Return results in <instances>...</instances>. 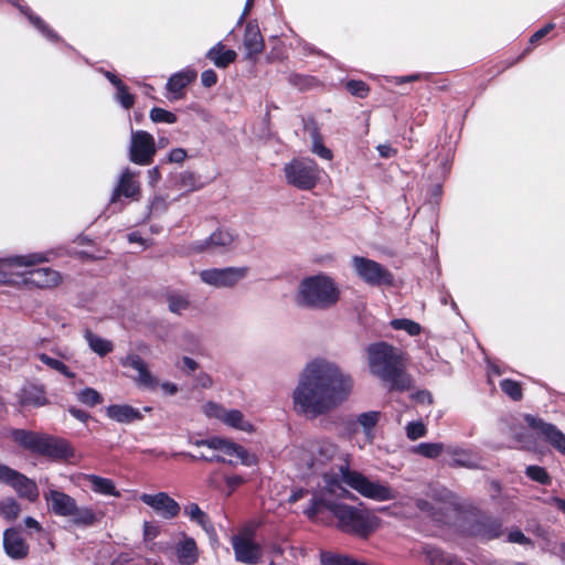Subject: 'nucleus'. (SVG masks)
<instances>
[{
  "label": "nucleus",
  "mask_w": 565,
  "mask_h": 565,
  "mask_svg": "<svg viewBox=\"0 0 565 565\" xmlns=\"http://www.w3.org/2000/svg\"><path fill=\"white\" fill-rule=\"evenodd\" d=\"M352 268L355 275L370 286H392L394 282L392 273L373 259L354 256Z\"/></svg>",
  "instance_id": "obj_12"
},
{
  "label": "nucleus",
  "mask_w": 565,
  "mask_h": 565,
  "mask_svg": "<svg viewBox=\"0 0 565 565\" xmlns=\"http://www.w3.org/2000/svg\"><path fill=\"white\" fill-rule=\"evenodd\" d=\"M11 487L20 497L25 498L32 502L36 501L39 498V489L36 483L21 473L18 475Z\"/></svg>",
  "instance_id": "obj_30"
},
{
  "label": "nucleus",
  "mask_w": 565,
  "mask_h": 565,
  "mask_svg": "<svg viewBox=\"0 0 565 565\" xmlns=\"http://www.w3.org/2000/svg\"><path fill=\"white\" fill-rule=\"evenodd\" d=\"M424 554L425 559L429 565H465L458 559L434 547L425 548Z\"/></svg>",
  "instance_id": "obj_35"
},
{
  "label": "nucleus",
  "mask_w": 565,
  "mask_h": 565,
  "mask_svg": "<svg viewBox=\"0 0 565 565\" xmlns=\"http://www.w3.org/2000/svg\"><path fill=\"white\" fill-rule=\"evenodd\" d=\"M338 456H340L338 446L331 439L322 437L308 440L296 449L295 459L300 466L319 470Z\"/></svg>",
  "instance_id": "obj_7"
},
{
  "label": "nucleus",
  "mask_w": 565,
  "mask_h": 565,
  "mask_svg": "<svg viewBox=\"0 0 565 565\" xmlns=\"http://www.w3.org/2000/svg\"><path fill=\"white\" fill-rule=\"evenodd\" d=\"M367 364L371 374L379 377L390 391H406L412 386V379L404 371V365L395 349L377 342L366 348Z\"/></svg>",
  "instance_id": "obj_3"
},
{
  "label": "nucleus",
  "mask_w": 565,
  "mask_h": 565,
  "mask_svg": "<svg viewBox=\"0 0 565 565\" xmlns=\"http://www.w3.org/2000/svg\"><path fill=\"white\" fill-rule=\"evenodd\" d=\"M311 152L324 160L332 159V151L324 143H312Z\"/></svg>",
  "instance_id": "obj_59"
},
{
  "label": "nucleus",
  "mask_w": 565,
  "mask_h": 565,
  "mask_svg": "<svg viewBox=\"0 0 565 565\" xmlns=\"http://www.w3.org/2000/svg\"><path fill=\"white\" fill-rule=\"evenodd\" d=\"M36 454L54 459H70L74 456V450L70 444L63 439L42 435Z\"/></svg>",
  "instance_id": "obj_20"
},
{
  "label": "nucleus",
  "mask_w": 565,
  "mask_h": 565,
  "mask_svg": "<svg viewBox=\"0 0 565 565\" xmlns=\"http://www.w3.org/2000/svg\"><path fill=\"white\" fill-rule=\"evenodd\" d=\"M177 556L181 564L192 565L198 561V547L191 537H184L177 546Z\"/></svg>",
  "instance_id": "obj_31"
},
{
  "label": "nucleus",
  "mask_w": 565,
  "mask_h": 565,
  "mask_svg": "<svg viewBox=\"0 0 565 565\" xmlns=\"http://www.w3.org/2000/svg\"><path fill=\"white\" fill-rule=\"evenodd\" d=\"M379 418V412H367L359 415L358 423L365 429L366 434L370 435L371 429L377 424Z\"/></svg>",
  "instance_id": "obj_52"
},
{
  "label": "nucleus",
  "mask_w": 565,
  "mask_h": 565,
  "mask_svg": "<svg viewBox=\"0 0 565 565\" xmlns=\"http://www.w3.org/2000/svg\"><path fill=\"white\" fill-rule=\"evenodd\" d=\"M156 153L154 143H131L129 157L134 163L149 164Z\"/></svg>",
  "instance_id": "obj_32"
},
{
  "label": "nucleus",
  "mask_w": 565,
  "mask_h": 565,
  "mask_svg": "<svg viewBox=\"0 0 565 565\" xmlns=\"http://www.w3.org/2000/svg\"><path fill=\"white\" fill-rule=\"evenodd\" d=\"M391 326L395 330H404L412 337L419 334L422 331L420 324L409 319H394L391 321Z\"/></svg>",
  "instance_id": "obj_44"
},
{
  "label": "nucleus",
  "mask_w": 565,
  "mask_h": 565,
  "mask_svg": "<svg viewBox=\"0 0 565 565\" xmlns=\"http://www.w3.org/2000/svg\"><path fill=\"white\" fill-rule=\"evenodd\" d=\"M201 83L204 87L210 88L217 83V74L214 70L209 68L201 73Z\"/></svg>",
  "instance_id": "obj_57"
},
{
  "label": "nucleus",
  "mask_w": 565,
  "mask_h": 565,
  "mask_svg": "<svg viewBox=\"0 0 565 565\" xmlns=\"http://www.w3.org/2000/svg\"><path fill=\"white\" fill-rule=\"evenodd\" d=\"M473 534L487 540L498 537L501 534V523L497 520L484 519L473 530Z\"/></svg>",
  "instance_id": "obj_37"
},
{
  "label": "nucleus",
  "mask_w": 565,
  "mask_h": 565,
  "mask_svg": "<svg viewBox=\"0 0 565 565\" xmlns=\"http://www.w3.org/2000/svg\"><path fill=\"white\" fill-rule=\"evenodd\" d=\"M446 448L441 443H420L413 448V452L425 458L435 459L441 454H446Z\"/></svg>",
  "instance_id": "obj_38"
},
{
  "label": "nucleus",
  "mask_w": 565,
  "mask_h": 565,
  "mask_svg": "<svg viewBox=\"0 0 565 565\" xmlns=\"http://www.w3.org/2000/svg\"><path fill=\"white\" fill-rule=\"evenodd\" d=\"M12 439L33 452H36L41 436L36 433H31L22 429H15L11 433Z\"/></svg>",
  "instance_id": "obj_34"
},
{
  "label": "nucleus",
  "mask_w": 565,
  "mask_h": 565,
  "mask_svg": "<svg viewBox=\"0 0 565 565\" xmlns=\"http://www.w3.org/2000/svg\"><path fill=\"white\" fill-rule=\"evenodd\" d=\"M25 267L23 273L22 284L26 287L47 289L54 288L61 282V275L58 271L50 267Z\"/></svg>",
  "instance_id": "obj_16"
},
{
  "label": "nucleus",
  "mask_w": 565,
  "mask_h": 565,
  "mask_svg": "<svg viewBox=\"0 0 565 565\" xmlns=\"http://www.w3.org/2000/svg\"><path fill=\"white\" fill-rule=\"evenodd\" d=\"M340 478L341 482L366 499L377 502L396 499V492L387 483L372 480L356 470L349 469L348 466L340 467Z\"/></svg>",
  "instance_id": "obj_6"
},
{
  "label": "nucleus",
  "mask_w": 565,
  "mask_h": 565,
  "mask_svg": "<svg viewBox=\"0 0 565 565\" xmlns=\"http://www.w3.org/2000/svg\"><path fill=\"white\" fill-rule=\"evenodd\" d=\"M169 309L173 313H182L189 308V299L184 295L172 294L168 297Z\"/></svg>",
  "instance_id": "obj_47"
},
{
  "label": "nucleus",
  "mask_w": 565,
  "mask_h": 565,
  "mask_svg": "<svg viewBox=\"0 0 565 565\" xmlns=\"http://www.w3.org/2000/svg\"><path fill=\"white\" fill-rule=\"evenodd\" d=\"M525 420L531 428L537 430L551 446L565 456V435L556 426L531 415H527Z\"/></svg>",
  "instance_id": "obj_19"
},
{
  "label": "nucleus",
  "mask_w": 565,
  "mask_h": 565,
  "mask_svg": "<svg viewBox=\"0 0 565 565\" xmlns=\"http://www.w3.org/2000/svg\"><path fill=\"white\" fill-rule=\"evenodd\" d=\"M430 77H431L430 73H424V74L414 73V74H409V75H405V76H396V77H394L393 83L395 85H402L405 83H412V82L419 81V79H429Z\"/></svg>",
  "instance_id": "obj_55"
},
{
  "label": "nucleus",
  "mask_w": 565,
  "mask_h": 565,
  "mask_svg": "<svg viewBox=\"0 0 565 565\" xmlns=\"http://www.w3.org/2000/svg\"><path fill=\"white\" fill-rule=\"evenodd\" d=\"M158 386L161 388L162 393L168 396H173L179 391L178 385L169 381L159 383Z\"/></svg>",
  "instance_id": "obj_63"
},
{
  "label": "nucleus",
  "mask_w": 565,
  "mask_h": 565,
  "mask_svg": "<svg viewBox=\"0 0 565 565\" xmlns=\"http://www.w3.org/2000/svg\"><path fill=\"white\" fill-rule=\"evenodd\" d=\"M139 498L163 519H173L180 512L178 502L166 492H158L156 494L142 493Z\"/></svg>",
  "instance_id": "obj_17"
},
{
  "label": "nucleus",
  "mask_w": 565,
  "mask_h": 565,
  "mask_svg": "<svg viewBox=\"0 0 565 565\" xmlns=\"http://www.w3.org/2000/svg\"><path fill=\"white\" fill-rule=\"evenodd\" d=\"M159 534V527L153 524V523H150V522H145L143 524V536H145V540L147 541H151L153 539H156Z\"/></svg>",
  "instance_id": "obj_61"
},
{
  "label": "nucleus",
  "mask_w": 565,
  "mask_h": 565,
  "mask_svg": "<svg viewBox=\"0 0 565 565\" xmlns=\"http://www.w3.org/2000/svg\"><path fill=\"white\" fill-rule=\"evenodd\" d=\"M82 479L89 484L90 490L95 493L115 498L120 497V491L117 490L111 479L96 475H83Z\"/></svg>",
  "instance_id": "obj_26"
},
{
  "label": "nucleus",
  "mask_w": 565,
  "mask_h": 565,
  "mask_svg": "<svg viewBox=\"0 0 565 565\" xmlns=\"http://www.w3.org/2000/svg\"><path fill=\"white\" fill-rule=\"evenodd\" d=\"M284 178L288 185L298 190L309 191L320 180V169L309 158H296L284 166Z\"/></svg>",
  "instance_id": "obj_8"
},
{
  "label": "nucleus",
  "mask_w": 565,
  "mask_h": 565,
  "mask_svg": "<svg viewBox=\"0 0 565 565\" xmlns=\"http://www.w3.org/2000/svg\"><path fill=\"white\" fill-rule=\"evenodd\" d=\"M288 82L290 85L299 88L300 90H307L311 88L318 82V79L311 75L291 73L288 76Z\"/></svg>",
  "instance_id": "obj_42"
},
{
  "label": "nucleus",
  "mask_w": 565,
  "mask_h": 565,
  "mask_svg": "<svg viewBox=\"0 0 565 565\" xmlns=\"http://www.w3.org/2000/svg\"><path fill=\"white\" fill-rule=\"evenodd\" d=\"M114 100L118 103L124 109H130L135 104V95L130 93L129 87L121 82L115 86Z\"/></svg>",
  "instance_id": "obj_39"
},
{
  "label": "nucleus",
  "mask_w": 565,
  "mask_h": 565,
  "mask_svg": "<svg viewBox=\"0 0 565 565\" xmlns=\"http://www.w3.org/2000/svg\"><path fill=\"white\" fill-rule=\"evenodd\" d=\"M243 44L246 50V58L252 60L260 54L265 47L264 39L256 20L246 23Z\"/></svg>",
  "instance_id": "obj_21"
},
{
  "label": "nucleus",
  "mask_w": 565,
  "mask_h": 565,
  "mask_svg": "<svg viewBox=\"0 0 565 565\" xmlns=\"http://www.w3.org/2000/svg\"><path fill=\"white\" fill-rule=\"evenodd\" d=\"M446 455L449 457V465L467 468L478 466V457L470 450L457 446H447Z\"/></svg>",
  "instance_id": "obj_27"
},
{
  "label": "nucleus",
  "mask_w": 565,
  "mask_h": 565,
  "mask_svg": "<svg viewBox=\"0 0 565 565\" xmlns=\"http://www.w3.org/2000/svg\"><path fill=\"white\" fill-rule=\"evenodd\" d=\"M184 514L193 522L198 523L207 534L214 532V527L209 516L195 503H190L184 508Z\"/></svg>",
  "instance_id": "obj_33"
},
{
  "label": "nucleus",
  "mask_w": 565,
  "mask_h": 565,
  "mask_svg": "<svg viewBox=\"0 0 565 565\" xmlns=\"http://www.w3.org/2000/svg\"><path fill=\"white\" fill-rule=\"evenodd\" d=\"M185 157H186L185 150H183L182 148H175L170 152L169 161L179 163V162H182Z\"/></svg>",
  "instance_id": "obj_64"
},
{
  "label": "nucleus",
  "mask_w": 565,
  "mask_h": 565,
  "mask_svg": "<svg viewBox=\"0 0 565 565\" xmlns=\"http://www.w3.org/2000/svg\"><path fill=\"white\" fill-rule=\"evenodd\" d=\"M427 434V428L422 420L408 423L406 426V436L411 440H416Z\"/></svg>",
  "instance_id": "obj_51"
},
{
  "label": "nucleus",
  "mask_w": 565,
  "mask_h": 565,
  "mask_svg": "<svg viewBox=\"0 0 565 565\" xmlns=\"http://www.w3.org/2000/svg\"><path fill=\"white\" fill-rule=\"evenodd\" d=\"M353 388V377L338 363L321 356L311 359L292 391L294 409L299 415L317 418L345 403Z\"/></svg>",
  "instance_id": "obj_1"
},
{
  "label": "nucleus",
  "mask_w": 565,
  "mask_h": 565,
  "mask_svg": "<svg viewBox=\"0 0 565 565\" xmlns=\"http://www.w3.org/2000/svg\"><path fill=\"white\" fill-rule=\"evenodd\" d=\"M36 356L46 366L62 373L66 377H74V373L62 361L53 359L45 353H40Z\"/></svg>",
  "instance_id": "obj_43"
},
{
  "label": "nucleus",
  "mask_w": 565,
  "mask_h": 565,
  "mask_svg": "<svg viewBox=\"0 0 565 565\" xmlns=\"http://www.w3.org/2000/svg\"><path fill=\"white\" fill-rule=\"evenodd\" d=\"M3 545L6 552L14 557L20 558L26 555L28 546L20 533L15 530H7L3 535Z\"/></svg>",
  "instance_id": "obj_29"
},
{
  "label": "nucleus",
  "mask_w": 565,
  "mask_h": 565,
  "mask_svg": "<svg viewBox=\"0 0 565 565\" xmlns=\"http://www.w3.org/2000/svg\"><path fill=\"white\" fill-rule=\"evenodd\" d=\"M301 122L303 131L307 137L310 138V141H323L320 134V127L313 116H302Z\"/></svg>",
  "instance_id": "obj_41"
},
{
  "label": "nucleus",
  "mask_w": 565,
  "mask_h": 565,
  "mask_svg": "<svg viewBox=\"0 0 565 565\" xmlns=\"http://www.w3.org/2000/svg\"><path fill=\"white\" fill-rule=\"evenodd\" d=\"M106 415L120 424H129L142 419L140 411L127 404H114L108 406L106 408Z\"/></svg>",
  "instance_id": "obj_24"
},
{
  "label": "nucleus",
  "mask_w": 565,
  "mask_h": 565,
  "mask_svg": "<svg viewBox=\"0 0 565 565\" xmlns=\"http://www.w3.org/2000/svg\"><path fill=\"white\" fill-rule=\"evenodd\" d=\"M324 479L326 492L312 498L311 504L305 510L306 515L315 519L320 511L327 509L337 519V527L340 531L360 539H367L379 529L381 524L379 516L362 505H350L329 500L327 493L342 497L348 491L335 477L326 476Z\"/></svg>",
  "instance_id": "obj_2"
},
{
  "label": "nucleus",
  "mask_w": 565,
  "mask_h": 565,
  "mask_svg": "<svg viewBox=\"0 0 565 565\" xmlns=\"http://www.w3.org/2000/svg\"><path fill=\"white\" fill-rule=\"evenodd\" d=\"M22 14L49 42H63V39L58 35V33L53 30L40 15L35 14L31 8H24L22 10Z\"/></svg>",
  "instance_id": "obj_28"
},
{
  "label": "nucleus",
  "mask_w": 565,
  "mask_h": 565,
  "mask_svg": "<svg viewBox=\"0 0 565 565\" xmlns=\"http://www.w3.org/2000/svg\"><path fill=\"white\" fill-rule=\"evenodd\" d=\"M347 90L359 98H364L367 96L370 87L369 85L361 79H349L345 84Z\"/></svg>",
  "instance_id": "obj_49"
},
{
  "label": "nucleus",
  "mask_w": 565,
  "mask_h": 565,
  "mask_svg": "<svg viewBox=\"0 0 565 565\" xmlns=\"http://www.w3.org/2000/svg\"><path fill=\"white\" fill-rule=\"evenodd\" d=\"M500 386L501 390L512 399L519 401L522 397L521 386L518 382L512 380H503Z\"/></svg>",
  "instance_id": "obj_53"
},
{
  "label": "nucleus",
  "mask_w": 565,
  "mask_h": 565,
  "mask_svg": "<svg viewBox=\"0 0 565 565\" xmlns=\"http://www.w3.org/2000/svg\"><path fill=\"white\" fill-rule=\"evenodd\" d=\"M77 398L85 405L95 406L103 402L102 395L94 388H84L77 393Z\"/></svg>",
  "instance_id": "obj_50"
},
{
  "label": "nucleus",
  "mask_w": 565,
  "mask_h": 565,
  "mask_svg": "<svg viewBox=\"0 0 565 565\" xmlns=\"http://www.w3.org/2000/svg\"><path fill=\"white\" fill-rule=\"evenodd\" d=\"M179 183L186 191H195L202 188L200 179L194 173L188 171L179 175Z\"/></svg>",
  "instance_id": "obj_48"
},
{
  "label": "nucleus",
  "mask_w": 565,
  "mask_h": 565,
  "mask_svg": "<svg viewBox=\"0 0 565 565\" xmlns=\"http://www.w3.org/2000/svg\"><path fill=\"white\" fill-rule=\"evenodd\" d=\"M237 239L235 232L227 228H218L209 237L191 242L186 246V254H215L223 253L233 247Z\"/></svg>",
  "instance_id": "obj_13"
},
{
  "label": "nucleus",
  "mask_w": 565,
  "mask_h": 565,
  "mask_svg": "<svg viewBox=\"0 0 565 565\" xmlns=\"http://www.w3.org/2000/svg\"><path fill=\"white\" fill-rule=\"evenodd\" d=\"M555 28V24L554 23H547L545 24L543 28L539 29L537 31H535L531 38H530V43H535L537 41H540L541 39H543L545 35L548 34L550 31H552L553 29Z\"/></svg>",
  "instance_id": "obj_60"
},
{
  "label": "nucleus",
  "mask_w": 565,
  "mask_h": 565,
  "mask_svg": "<svg viewBox=\"0 0 565 565\" xmlns=\"http://www.w3.org/2000/svg\"><path fill=\"white\" fill-rule=\"evenodd\" d=\"M19 473L20 472L9 468L8 466L0 465V482L12 486Z\"/></svg>",
  "instance_id": "obj_56"
},
{
  "label": "nucleus",
  "mask_w": 565,
  "mask_h": 565,
  "mask_svg": "<svg viewBox=\"0 0 565 565\" xmlns=\"http://www.w3.org/2000/svg\"><path fill=\"white\" fill-rule=\"evenodd\" d=\"M248 274L247 267L210 268L199 273L202 282L214 288H232Z\"/></svg>",
  "instance_id": "obj_14"
},
{
  "label": "nucleus",
  "mask_w": 565,
  "mask_h": 565,
  "mask_svg": "<svg viewBox=\"0 0 565 565\" xmlns=\"http://www.w3.org/2000/svg\"><path fill=\"white\" fill-rule=\"evenodd\" d=\"M340 299V289L334 280L323 274L303 278L296 290L295 301L299 307L326 310Z\"/></svg>",
  "instance_id": "obj_4"
},
{
  "label": "nucleus",
  "mask_w": 565,
  "mask_h": 565,
  "mask_svg": "<svg viewBox=\"0 0 565 565\" xmlns=\"http://www.w3.org/2000/svg\"><path fill=\"white\" fill-rule=\"evenodd\" d=\"M149 116L152 122L173 124L177 121L174 113L157 106L151 108Z\"/></svg>",
  "instance_id": "obj_45"
},
{
  "label": "nucleus",
  "mask_w": 565,
  "mask_h": 565,
  "mask_svg": "<svg viewBox=\"0 0 565 565\" xmlns=\"http://www.w3.org/2000/svg\"><path fill=\"white\" fill-rule=\"evenodd\" d=\"M43 498L51 512L58 516L71 518L72 523L77 526H90L97 522L93 508L77 505L76 500L63 491L50 487L43 492Z\"/></svg>",
  "instance_id": "obj_5"
},
{
  "label": "nucleus",
  "mask_w": 565,
  "mask_h": 565,
  "mask_svg": "<svg viewBox=\"0 0 565 565\" xmlns=\"http://www.w3.org/2000/svg\"><path fill=\"white\" fill-rule=\"evenodd\" d=\"M139 192V183L135 180L134 173L126 169L114 190L111 195V203L116 202L121 195L129 199H135Z\"/></svg>",
  "instance_id": "obj_25"
},
{
  "label": "nucleus",
  "mask_w": 565,
  "mask_h": 565,
  "mask_svg": "<svg viewBox=\"0 0 565 565\" xmlns=\"http://www.w3.org/2000/svg\"><path fill=\"white\" fill-rule=\"evenodd\" d=\"M202 412L209 418H214L230 428L253 434L256 426L239 411L235 408H226L215 402H207L202 406Z\"/></svg>",
  "instance_id": "obj_10"
},
{
  "label": "nucleus",
  "mask_w": 565,
  "mask_h": 565,
  "mask_svg": "<svg viewBox=\"0 0 565 565\" xmlns=\"http://www.w3.org/2000/svg\"><path fill=\"white\" fill-rule=\"evenodd\" d=\"M526 476L542 484H547L551 481L550 476L545 469L539 466H529L526 468Z\"/></svg>",
  "instance_id": "obj_54"
},
{
  "label": "nucleus",
  "mask_w": 565,
  "mask_h": 565,
  "mask_svg": "<svg viewBox=\"0 0 565 565\" xmlns=\"http://www.w3.org/2000/svg\"><path fill=\"white\" fill-rule=\"evenodd\" d=\"M232 546L237 562L252 565L262 558V546L255 541L254 532L248 529L233 536Z\"/></svg>",
  "instance_id": "obj_15"
},
{
  "label": "nucleus",
  "mask_w": 565,
  "mask_h": 565,
  "mask_svg": "<svg viewBox=\"0 0 565 565\" xmlns=\"http://www.w3.org/2000/svg\"><path fill=\"white\" fill-rule=\"evenodd\" d=\"M46 260L45 255L42 253H31L0 258V285H21L25 267H34Z\"/></svg>",
  "instance_id": "obj_9"
},
{
  "label": "nucleus",
  "mask_w": 565,
  "mask_h": 565,
  "mask_svg": "<svg viewBox=\"0 0 565 565\" xmlns=\"http://www.w3.org/2000/svg\"><path fill=\"white\" fill-rule=\"evenodd\" d=\"M195 78L196 72L188 68L172 74L166 84L167 90L172 94L171 99H180L182 97V90Z\"/></svg>",
  "instance_id": "obj_22"
},
{
  "label": "nucleus",
  "mask_w": 565,
  "mask_h": 565,
  "mask_svg": "<svg viewBox=\"0 0 565 565\" xmlns=\"http://www.w3.org/2000/svg\"><path fill=\"white\" fill-rule=\"evenodd\" d=\"M205 57L217 68H226L236 61L237 53L233 49H226L222 41H218L206 52Z\"/></svg>",
  "instance_id": "obj_23"
},
{
  "label": "nucleus",
  "mask_w": 565,
  "mask_h": 565,
  "mask_svg": "<svg viewBox=\"0 0 565 565\" xmlns=\"http://www.w3.org/2000/svg\"><path fill=\"white\" fill-rule=\"evenodd\" d=\"M22 403L32 406H43L46 404V398L42 388L32 386L23 391Z\"/></svg>",
  "instance_id": "obj_40"
},
{
  "label": "nucleus",
  "mask_w": 565,
  "mask_h": 565,
  "mask_svg": "<svg viewBox=\"0 0 565 565\" xmlns=\"http://www.w3.org/2000/svg\"><path fill=\"white\" fill-rule=\"evenodd\" d=\"M196 445L220 451L224 456L230 457V459H226L225 457L215 456L210 458V460H216L222 462L227 461L228 463H233L232 457H235L241 461L242 465L248 467L257 463L256 456L249 454L243 446L225 438L213 437L210 439L200 440L196 443Z\"/></svg>",
  "instance_id": "obj_11"
},
{
  "label": "nucleus",
  "mask_w": 565,
  "mask_h": 565,
  "mask_svg": "<svg viewBox=\"0 0 565 565\" xmlns=\"http://www.w3.org/2000/svg\"><path fill=\"white\" fill-rule=\"evenodd\" d=\"M20 513V505L14 499L8 498L0 501V514L7 520H14Z\"/></svg>",
  "instance_id": "obj_46"
},
{
  "label": "nucleus",
  "mask_w": 565,
  "mask_h": 565,
  "mask_svg": "<svg viewBox=\"0 0 565 565\" xmlns=\"http://www.w3.org/2000/svg\"><path fill=\"white\" fill-rule=\"evenodd\" d=\"M130 141H154L151 134L145 130H131Z\"/></svg>",
  "instance_id": "obj_62"
},
{
  "label": "nucleus",
  "mask_w": 565,
  "mask_h": 565,
  "mask_svg": "<svg viewBox=\"0 0 565 565\" xmlns=\"http://www.w3.org/2000/svg\"><path fill=\"white\" fill-rule=\"evenodd\" d=\"M84 337L89 348L100 356H104L113 351V343L106 339L94 334L92 331L86 330Z\"/></svg>",
  "instance_id": "obj_36"
},
{
  "label": "nucleus",
  "mask_w": 565,
  "mask_h": 565,
  "mask_svg": "<svg viewBox=\"0 0 565 565\" xmlns=\"http://www.w3.org/2000/svg\"><path fill=\"white\" fill-rule=\"evenodd\" d=\"M245 482L242 476L233 475L225 478L226 487L228 488L227 495H231L235 489L241 487Z\"/></svg>",
  "instance_id": "obj_58"
},
{
  "label": "nucleus",
  "mask_w": 565,
  "mask_h": 565,
  "mask_svg": "<svg viewBox=\"0 0 565 565\" xmlns=\"http://www.w3.org/2000/svg\"><path fill=\"white\" fill-rule=\"evenodd\" d=\"M121 364L137 372L134 381L137 385L153 391L158 387V379L149 371L147 363L138 354H128L121 360Z\"/></svg>",
  "instance_id": "obj_18"
}]
</instances>
